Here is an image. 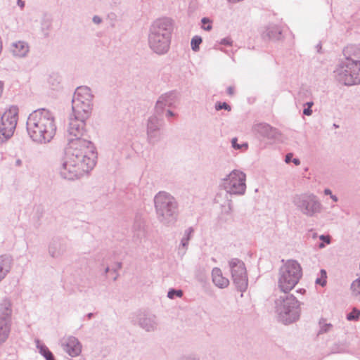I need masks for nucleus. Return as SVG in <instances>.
Segmentation results:
<instances>
[{"instance_id": "obj_16", "label": "nucleus", "mask_w": 360, "mask_h": 360, "mask_svg": "<svg viewBox=\"0 0 360 360\" xmlns=\"http://www.w3.org/2000/svg\"><path fill=\"white\" fill-rule=\"evenodd\" d=\"M11 52L15 58H25L30 52V45L25 41H17L11 44Z\"/></svg>"}, {"instance_id": "obj_46", "label": "nucleus", "mask_w": 360, "mask_h": 360, "mask_svg": "<svg viewBox=\"0 0 360 360\" xmlns=\"http://www.w3.org/2000/svg\"><path fill=\"white\" fill-rule=\"evenodd\" d=\"M292 158V155L291 153L287 154L286 156H285V162L287 163L290 162Z\"/></svg>"}, {"instance_id": "obj_36", "label": "nucleus", "mask_w": 360, "mask_h": 360, "mask_svg": "<svg viewBox=\"0 0 360 360\" xmlns=\"http://www.w3.org/2000/svg\"><path fill=\"white\" fill-rule=\"evenodd\" d=\"M36 345H37V349L39 350L40 354L41 355H43L44 356L46 354H48V352H50L49 349H48V347L44 344L41 342L39 340L36 341Z\"/></svg>"}, {"instance_id": "obj_35", "label": "nucleus", "mask_w": 360, "mask_h": 360, "mask_svg": "<svg viewBox=\"0 0 360 360\" xmlns=\"http://www.w3.org/2000/svg\"><path fill=\"white\" fill-rule=\"evenodd\" d=\"M183 296V291L181 290L170 289L167 293V297L169 299H174L175 297H181Z\"/></svg>"}, {"instance_id": "obj_2", "label": "nucleus", "mask_w": 360, "mask_h": 360, "mask_svg": "<svg viewBox=\"0 0 360 360\" xmlns=\"http://www.w3.org/2000/svg\"><path fill=\"white\" fill-rule=\"evenodd\" d=\"M56 116L46 108H39L30 114L27 131L30 139L37 143H49L56 133Z\"/></svg>"}, {"instance_id": "obj_53", "label": "nucleus", "mask_w": 360, "mask_h": 360, "mask_svg": "<svg viewBox=\"0 0 360 360\" xmlns=\"http://www.w3.org/2000/svg\"><path fill=\"white\" fill-rule=\"evenodd\" d=\"M313 105H314V102H312V101L307 102L304 104V105H307V108H310L312 107Z\"/></svg>"}, {"instance_id": "obj_12", "label": "nucleus", "mask_w": 360, "mask_h": 360, "mask_svg": "<svg viewBox=\"0 0 360 360\" xmlns=\"http://www.w3.org/2000/svg\"><path fill=\"white\" fill-rule=\"evenodd\" d=\"M162 124V120L156 115L148 117L146 124V137L149 144L155 145L162 139L163 136L161 132Z\"/></svg>"}, {"instance_id": "obj_34", "label": "nucleus", "mask_w": 360, "mask_h": 360, "mask_svg": "<svg viewBox=\"0 0 360 360\" xmlns=\"http://www.w3.org/2000/svg\"><path fill=\"white\" fill-rule=\"evenodd\" d=\"M237 141L238 140H237L236 138H233L231 140V145H232V147L234 149H236V150H247L248 149V145L247 143H243L242 144H238L237 143Z\"/></svg>"}, {"instance_id": "obj_9", "label": "nucleus", "mask_w": 360, "mask_h": 360, "mask_svg": "<svg viewBox=\"0 0 360 360\" xmlns=\"http://www.w3.org/2000/svg\"><path fill=\"white\" fill-rule=\"evenodd\" d=\"M226 194L243 195L246 192V174L240 169H233L221 180Z\"/></svg>"}, {"instance_id": "obj_18", "label": "nucleus", "mask_w": 360, "mask_h": 360, "mask_svg": "<svg viewBox=\"0 0 360 360\" xmlns=\"http://www.w3.org/2000/svg\"><path fill=\"white\" fill-rule=\"evenodd\" d=\"M253 130L261 136L273 139L276 136V129L266 123H258L253 126Z\"/></svg>"}, {"instance_id": "obj_32", "label": "nucleus", "mask_w": 360, "mask_h": 360, "mask_svg": "<svg viewBox=\"0 0 360 360\" xmlns=\"http://www.w3.org/2000/svg\"><path fill=\"white\" fill-rule=\"evenodd\" d=\"M202 43V38L199 36H194L191 41V49L194 51L199 50V46Z\"/></svg>"}, {"instance_id": "obj_41", "label": "nucleus", "mask_w": 360, "mask_h": 360, "mask_svg": "<svg viewBox=\"0 0 360 360\" xmlns=\"http://www.w3.org/2000/svg\"><path fill=\"white\" fill-rule=\"evenodd\" d=\"M55 249L56 248L53 245L49 247V253L53 257H57L60 255V252H56Z\"/></svg>"}, {"instance_id": "obj_30", "label": "nucleus", "mask_w": 360, "mask_h": 360, "mask_svg": "<svg viewBox=\"0 0 360 360\" xmlns=\"http://www.w3.org/2000/svg\"><path fill=\"white\" fill-rule=\"evenodd\" d=\"M319 326H320V330L319 332V334L327 333V332L331 330L333 328V326L330 323H326V320H324V319L320 320Z\"/></svg>"}, {"instance_id": "obj_50", "label": "nucleus", "mask_w": 360, "mask_h": 360, "mask_svg": "<svg viewBox=\"0 0 360 360\" xmlns=\"http://www.w3.org/2000/svg\"><path fill=\"white\" fill-rule=\"evenodd\" d=\"M227 93H228L229 95L232 96V95L233 94V93H234V89H233V87H232V86H229V87L227 89Z\"/></svg>"}, {"instance_id": "obj_51", "label": "nucleus", "mask_w": 360, "mask_h": 360, "mask_svg": "<svg viewBox=\"0 0 360 360\" xmlns=\"http://www.w3.org/2000/svg\"><path fill=\"white\" fill-rule=\"evenodd\" d=\"M330 198L332 199V200H333V202H338V196H337V195H333H333H331L330 196Z\"/></svg>"}, {"instance_id": "obj_26", "label": "nucleus", "mask_w": 360, "mask_h": 360, "mask_svg": "<svg viewBox=\"0 0 360 360\" xmlns=\"http://www.w3.org/2000/svg\"><path fill=\"white\" fill-rule=\"evenodd\" d=\"M221 195H217L214 198L216 203L220 204L223 208V212L225 213H230L232 210V201L231 200L226 199L224 202V205L221 203Z\"/></svg>"}, {"instance_id": "obj_13", "label": "nucleus", "mask_w": 360, "mask_h": 360, "mask_svg": "<svg viewBox=\"0 0 360 360\" xmlns=\"http://www.w3.org/2000/svg\"><path fill=\"white\" fill-rule=\"evenodd\" d=\"M18 108L12 105L1 116L0 125L4 127L8 134H14L18 122Z\"/></svg>"}, {"instance_id": "obj_48", "label": "nucleus", "mask_w": 360, "mask_h": 360, "mask_svg": "<svg viewBox=\"0 0 360 360\" xmlns=\"http://www.w3.org/2000/svg\"><path fill=\"white\" fill-rule=\"evenodd\" d=\"M323 193H324V195H329V196L333 195L331 190L329 188H325L323 191Z\"/></svg>"}, {"instance_id": "obj_24", "label": "nucleus", "mask_w": 360, "mask_h": 360, "mask_svg": "<svg viewBox=\"0 0 360 360\" xmlns=\"http://www.w3.org/2000/svg\"><path fill=\"white\" fill-rule=\"evenodd\" d=\"M122 268V262H115L110 265H108L105 269V274L108 279L115 281L119 276L118 271Z\"/></svg>"}, {"instance_id": "obj_33", "label": "nucleus", "mask_w": 360, "mask_h": 360, "mask_svg": "<svg viewBox=\"0 0 360 360\" xmlns=\"http://www.w3.org/2000/svg\"><path fill=\"white\" fill-rule=\"evenodd\" d=\"M360 316V310L357 308H353L352 311L347 314V319L349 321H358Z\"/></svg>"}, {"instance_id": "obj_15", "label": "nucleus", "mask_w": 360, "mask_h": 360, "mask_svg": "<svg viewBox=\"0 0 360 360\" xmlns=\"http://www.w3.org/2000/svg\"><path fill=\"white\" fill-rule=\"evenodd\" d=\"M63 349L71 356H77L82 352V345L79 340L72 336L64 338L61 340Z\"/></svg>"}, {"instance_id": "obj_8", "label": "nucleus", "mask_w": 360, "mask_h": 360, "mask_svg": "<svg viewBox=\"0 0 360 360\" xmlns=\"http://www.w3.org/2000/svg\"><path fill=\"white\" fill-rule=\"evenodd\" d=\"M292 202L300 212L308 217L320 214L323 209L319 197L309 192L295 195Z\"/></svg>"}, {"instance_id": "obj_39", "label": "nucleus", "mask_w": 360, "mask_h": 360, "mask_svg": "<svg viewBox=\"0 0 360 360\" xmlns=\"http://www.w3.org/2000/svg\"><path fill=\"white\" fill-rule=\"evenodd\" d=\"M215 109L217 110H220L224 109V110H226L228 111H230L231 110V106L229 105H228L225 102L224 103L217 102L215 104Z\"/></svg>"}, {"instance_id": "obj_54", "label": "nucleus", "mask_w": 360, "mask_h": 360, "mask_svg": "<svg viewBox=\"0 0 360 360\" xmlns=\"http://www.w3.org/2000/svg\"><path fill=\"white\" fill-rule=\"evenodd\" d=\"M181 360H197V359H195V358L186 357V358L182 359Z\"/></svg>"}, {"instance_id": "obj_52", "label": "nucleus", "mask_w": 360, "mask_h": 360, "mask_svg": "<svg viewBox=\"0 0 360 360\" xmlns=\"http://www.w3.org/2000/svg\"><path fill=\"white\" fill-rule=\"evenodd\" d=\"M292 162L295 165H299L300 164V160L297 158H294L292 160Z\"/></svg>"}, {"instance_id": "obj_5", "label": "nucleus", "mask_w": 360, "mask_h": 360, "mask_svg": "<svg viewBox=\"0 0 360 360\" xmlns=\"http://www.w3.org/2000/svg\"><path fill=\"white\" fill-rule=\"evenodd\" d=\"M302 276L300 264L295 260L286 261L280 268L278 287L284 293H288L298 283Z\"/></svg>"}, {"instance_id": "obj_17", "label": "nucleus", "mask_w": 360, "mask_h": 360, "mask_svg": "<svg viewBox=\"0 0 360 360\" xmlns=\"http://www.w3.org/2000/svg\"><path fill=\"white\" fill-rule=\"evenodd\" d=\"M349 70V77H346V80L349 82V86L360 84V62L348 61Z\"/></svg>"}, {"instance_id": "obj_11", "label": "nucleus", "mask_w": 360, "mask_h": 360, "mask_svg": "<svg viewBox=\"0 0 360 360\" xmlns=\"http://www.w3.org/2000/svg\"><path fill=\"white\" fill-rule=\"evenodd\" d=\"M229 267L237 288L241 292L245 291L248 286V276L245 264L243 261L233 258L229 261Z\"/></svg>"}, {"instance_id": "obj_14", "label": "nucleus", "mask_w": 360, "mask_h": 360, "mask_svg": "<svg viewBox=\"0 0 360 360\" xmlns=\"http://www.w3.org/2000/svg\"><path fill=\"white\" fill-rule=\"evenodd\" d=\"M179 102L178 96L175 92L169 91L161 95L155 105V112L162 115L167 108H174Z\"/></svg>"}, {"instance_id": "obj_45", "label": "nucleus", "mask_w": 360, "mask_h": 360, "mask_svg": "<svg viewBox=\"0 0 360 360\" xmlns=\"http://www.w3.org/2000/svg\"><path fill=\"white\" fill-rule=\"evenodd\" d=\"M44 357L46 358V360H55L54 356L51 352H48V354H46L44 356Z\"/></svg>"}, {"instance_id": "obj_38", "label": "nucleus", "mask_w": 360, "mask_h": 360, "mask_svg": "<svg viewBox=\"0 0 360 360\" xmlns=\"http://www.w3.org/2000/svg\"><path fill=\"white\" fill-rule=\"evenodd\" d=\"M319 239L322 241V243L319 245V248H323L325 247L326 244L330 243V236L329 235H321L319 236Z\"/></svg>"}, {"instance_id": "obj_27", "label": "nucleus", "mask_w": 360, "mask_h": 360, "mask_svg": "<svg viewBox=\"0 0 360 360\" xmlns=\"http://www.w3.org/2000/svg\"><path fill=\"white\" fill-rule=\"evenodd\" d=\"M193 233V229L191 227H190L185 231V235L181 238V246L184 249L183 254L185 253L186 250L187 249V247L188 245V241H189L190 238H191Z\"/></svg>"}, {"instance_id": "obj_44", "label": "nucleus", "mask_w": 360, "mask_h": 360, "mask_svg": "<svg viewBox=\"0 0 360 360\" xmlns=\"http://www.w3.org/2000/svg\"><path fill=\"white\" fill-rule=\"evenodd\" d=\"M303 114L307 116H310L312 114V110L310 108H304L303 110Z\"/></svg>"}, {"instance_id": "obj_37", "label": "nucleus", "mask_w": 360, "mask_h": 360, "mask_svg": "<svg viewBox=\"0 0 360 360\" xmlns=\"http://www.w3.org/2000/svg\"><path fill=\"white\" fill-rule=\"evenodd\" d=\"M201 22L202 24V29L206 31H210L212 28V26L211 25L212 21L207 18H203L201 20Z\"/></svg>"}, {"instance_id": "obj_21", "label": "nucleus", "mask_w": 360, "mask_h": 360, "mask_svg": "<svg viewBox=\"0 0 360 360\" xmlns=\"http://www.w3.org/2000/svg\"><path fill=\"white\" fill-rule=\"evenodd\" d=\"M11 267V259L6 255L0 256V283L6 277Z\"/></svg>"}, {"instance_id": "obj_23", "label": "nucleus", "mask_w": 360, "mask_h": 360, "mask_svg": "<svg viewBox=\"0 0 360 360\" xmlns=\"http://www.w3.org/2000/svg\"><path fill=\"white\" fill-rule=\"evenodd\" d=\"M139 317V325L147 331L153 330L156 328L155 317L151 315L142 314Z\"/></svg>"}, {"instance_id": "obj_28", "label": "nucleus", "mask_w": 360, "mask_h": 360, "mask_svg": "<svg viewBox=\"0 0 360 360\" xmlns=\"http://www.w3.org/2000/svg\"><path fill=\"white\" fill-rule=\"evenodd\" d=\"M350 289L352 295L360 300V276L352 283Z\"/></svg>"}, {"instance_id": "obj_1", "label": "nucleus", "mask_w": 360, "mask_h": 360, "mask_svg": "<svg viewBox=\"0 0 360 360\" xmlns=\"http://www.w3.org/2000/svg\"><path fill=\"white\" fill-rule=\"evenodd\" d=\"M77 116H70L67 129L68 146L65 156L58 167L60 176L75 180L89 173L95 167L97 155L93 143L84 139L85 121Z\"/></svg>"}, {"instance_id": "obj_42", "label": "nucleus", "mask_w": 360, "mask_h": 360, "mask_svg": "<svg viewBox=\"0 0 360 360\" xmlns=\"http://www.w3.org/2000/svg\"><path fill=\"white\" fill-rule=\"evenodd\" d=\"M93 22L95 23V24H100L101 22H102V19L101 17L98 16V15H94L93 17V19H92Z\"/></svg>"}, {"instance_id": "obj_40", "label": "nucleus", "mask_w": 360, "mask_h": 360, "mask_svg": "<svg viewBox=\"0 0 360 360\" xmlns=\"http://www.w3.org/2000/svg\"><path fill=\"white\" fill-rule=\"evenodd\" d=\"M232 40L231 38L229 37H226V38H224L222 39H221L219 44H223V45H226V46H231L232 45Z\"/></svg>"}, {"instance_id": "obj_22", "label": "nucleus", "mask_w": 360, "mask_h": 360, "mask_svg": "<svg viewBox=\"0 0 360 360\" xmlns=\"http://www.w3.org/2000/svg\"><path fill=\"white\" fill-rule=\"evenodd\" d=\"M212 281L219 288H226L229 284L228 278L223 276L221 271L219 268H214L212 272Z\"/></svg>"}, {"instance_id": "obj_10", "label": "nucleus", "mask_w": 360, "mask_h": 360, "mask_svg": "<svg viewBox=\"0 0 360 360\" xmlns=\"http://www.w3.org/2000/svg\"><path fill=\"white\" fill-rule=\"evenodd\" d=\"M12 303L10 300L4 299L0 303V345L9 337L12 320Z\"/></svg>"}, {"instance_id": "obj_4", "label": "nucleus", "mask_w": 360, "mask_h": 360, "mask_svg": "<svg viewBox=\"0 0 360 360\" xmlns=\"http://www.w3.org/2000/svg\"><path fill=\"white\" fill-rule=\"evenodd\" d=\"M155 210L160 223H174L179 216V203L176 199L166 191H159L153 199Z\"/></svg>"}, {"instance_id": "obj_31", "label": "nucleus", "mask_w": 360, "mask_h": 360, "mask_svg": "<svg viewBox=\"0 0 360 360\" xmlns=\"http://www.w3.org/2000/svg\"><path fill=\"white\" fill-rule=\"evenodd\" d=\"M7 129L1 125H0V144L8 141L13 135L12 134H8Z\"/></svg>"}, {"instance_id": "obj_47", "label": "nucleus", "mask_w": 360, "mask_h": 360, "mask_svg": "<svg viewBox=\"0 0 360 360\" xmlns=\"http://www.w3.org/2000/svg\"><path fill=\"white\" fill-rule=\"evenodd\" d=\"M4 82L0 81V98H1L2 96V94H3V91H4Z\"/></svg>"}, {"instance_id": "obj_56", "label": "nucleus", "mask_w": 360, "mask_h": 360, "mask_svg": "<svg viewBox=\"0 0 360 360\" xmlns=\"http://www.w3.org/2000/svg\"><path fill=\"white\" fill-rule=\"evenodd\" d=\"M92 316H93V314L90 313L88 314V318L91 319Z\"/></svg>"}, {"instance_id": "obj_29", "label": "nucleus", "mask_w": 360, "mask_h": 360, "mask_svg": "<svg viewBox=\"0 0 360 360\" xmlns=\"http://www.w3.org/2000/svg\"><path fill=\"white\" fill-rule=\"evenodd\" d=\"M327 283V274L323 269H321L316 279V284L322 287L325 286Z\"/></svg>"}, {"instance_id": "obj_3", "label": "nucleus", "mask_w": 360, "mask_h": 360, "mask_svg": "<svg viewBox=\"0 0 360 360\" xmlns=\"http://www.w3.org/2000/svg\"><path fill=\"white\" fill-rule=\"evenodd\" d=\"M173 30L174 21L170 18H160L153 22L149 28L148 42L155 53L161 56L169 51Z\"/></svg>"}, {"instance_id": "obj_20", "label": "nucleus", "mask_w": 360, "mask_h": 360, "mask_svg": "<svg viewBox=\"0 0 360 360\" xmlns=\"http://www.w3.org/2000/svg\"><path fill=\"white\" fill-rule=\"evenodd\" d=\"M343 53L346 61L360 62V47L358 46H347L343 50Z\"/></svg>"}, {"instance_id": "obj_55", "label": "nucleus", "mask_w": 360, "mask_h": 360, "mask_svg": "<svg viewBox=\"0 0 360 360\" xmlns=\"http://www.w3.org/2000/svg\"><path fill=\"white\" fill-rule=\"evenodd\" d=\"M299 292H300V293L304 294V293L306 292V290H305L304 289H300V290H299Z\"/></svg>"}, {"instance_id": "obj_7", "label": "nucleus", "mask_w": 360, "mask_h": 360, "mask_svg": "<svg viewBox=\"0 0 360 360\" xmlns=\"http://www.w3.org/2000/svg\"><path fill=\"white\" fill-rule=\"evenodd\" d=\"M94 96L91 89L86 86L76 89L72 100V109L74 115L82 119H88L93 110Z\"/></svg>"}, {"instance_id": "obj_43", "label": "nucleus", "mask_w": 360, "mask_h": 360, "mask_svg": "<svg viewBox=\"0 0 360 360\" xmlns=\"http://www.w3.org/2000/svg\"><path fill=\"white\" fill-rule=\"evenodd\" d=\"M165 111H166V117H171L175 116V113L172 112L170 108H167Z\"/></svg>"}, {"instance_id": "obj_19", "label": "nucleus", "mask_w": 360, "mask_h": 360, "mask_svg": "<svg viewBox=\"0 0 360 360\" xmlns=\"http://www.w3.org/2000/svg\"><path fill=\"white\" fill-rule=\"evenodd\" d=\"M347 68H349L348 61L345 60L338 65L334 70V77L336 80L346 86H349V82L345 77H349V75H351Z\"/></svg>"}, {"instance_id": "obj_6", "label": "nucleus", "mask_w": 360, "mask_h": 360, "mask_svg": "<svg viewBox=\"0 0 360 360\" xmlns=\"http://www.w3.org/2000/svg\"><path fill=\"white\" fill-rule=\"evenodd\" d=\"M276 312L284 324L293 323L300 317L299 302L294 295L285 293L276 301Z\"/></svg>"}, {"instance_id": "obj_25", "label": "nucleus", "mask_w": 360, "mask_h": 360, "mask_svg": "<svg viewBox=\"0 0 360 360\" xmlns=\"http://www.w3.org/2000/svg\"><path fill=\"white\" fill-rule=\"evenodd\" d=\"M263 37H268L270 39L278 40L281 35V30L276 25H269L262 34Z\"/></svg>"}, {"instance_id": "obj_49", "label": "nucleus", "mask_w": 360, "mask_h": 360, "mask_svg": "<svg viewBox=\"0 0 360 360\" xmlns=\"http://www.w3.org/2000/svg\"><path fill=\"white\" fill-rule=\"evenodd\" d=\"M17 4L18 6H20L22 9L25 7V2L22 0H18Z\"/></svg>"}]
</instances>
